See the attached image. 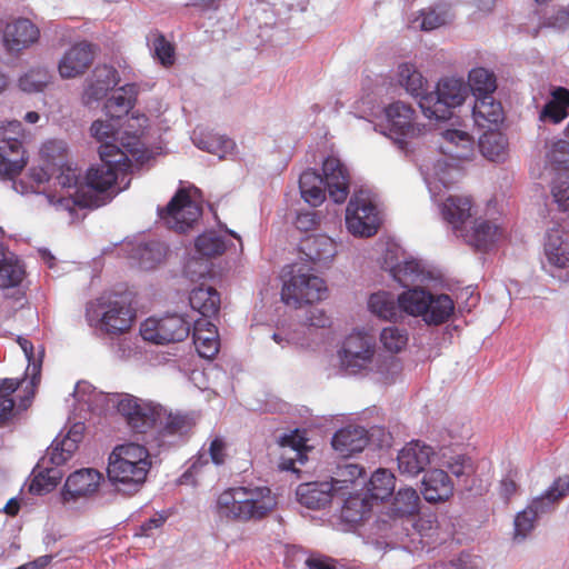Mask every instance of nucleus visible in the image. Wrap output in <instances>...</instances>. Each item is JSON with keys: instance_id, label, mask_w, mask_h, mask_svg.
Instances as JSON below:
<instances>
[{"instance_id": "nucleus-1", "label": "nucleus", "mask_w": 569, "mask_h": 569, "mask_svg": "<svg viewBox=\"0 0 569 569\" xmlns=\"http://www.w3.org/2000/svg\"><path fill=\"white\" fill-rule=\"evenodd\" d=\"M101 162L91 167L86 180L80 179L81 172L68 163L61 168L57 182L66 196L58 200L59 206L72 212L76 207L98 206V193L108 190L116 192L127 189L130 184L128 176L132 172L133 161L117 146L99 147Z\"/></svg>"}, {"instance_id": "nucleus-2", "label": "nucleus", "mask_w": 569, "mask_h": 569, "mask_svg": "<svg viewBox=\"0 0 569 569\" xmlns=\"http://www.w3.org/2000/svg\"><path fill=\"white\" fill-rule=\"evenodd\" d=\"M73 397L79 403L87 405L92 410L116 409L137 433H151L157 419L163 415V407L159 403L128 393H103L88 382L77 383Z\"/></svg>"}, {"instance_id": "nucleus-3", "label": "nucleus", "mask_w": 569, "mask_h": 569, "mask_svg": "<svg viewBox=\"0 0 569 569\" xmlns=\"http://www.w3.org/2000/svg\"><path fill=\"white\" fill-rule=\"evenodd\" d=\"M422 174L435 203L438 204L442 218L452 227L456 236L467 226L473 214L472 200L463 194L442 193L452 183L459 180L458 166H449L446 161L427 162L422 167Z\"/></svg>"}, {"instance_id": "nucleus-4", "label": "nucleus", "mask_w": 569, "mask_h": 569, "mask_svg": "<svg viewBox=\"0 0 569 569\" xmlns=\"http://www.w3.org/2000/svg\"><path fill=\"white\" fill-rule=\"evenodd\" d=\"M278 499L267 486H239L223 490L216 500L214 512L226 522H257L277 508Z\"/></svg>"}, {"instance_id": "nucleus-5", "label": "nucleus", "mask_w": 569, "mask_h": 569, "mask_svg": "<svg viewBox=\"0 0 569 569\" xmlns=\"http://www.w3.org/2000/svg\"><path fill=\"white\" fill-rule=\"evenodd\" d=\"M400 473L416 477L426 468L435 463L446 467L455 477L469 476L472 472V462L466 455L456 452L450 448H433L420 440H412L403 446L397 457Z\"/></svg>"}, {"instance_id": "nucleus-6", "label": "nucleus", "mask_w": 569, "mask_h": 569, "mask_svg": "<svg viewBox=\"0 0 569 569\" xmlns=\"http://www.w3.org/2000/svg\"><path fill=\"white\" fill-rule=\"evenodd\" d=\"M349 181L347 167L340 159L330 156L323 161L322 176L313 169L301 173L300 194L312 207H318L325 201L326 191L335 203H343L349 194Z\"/></svg>"}, {"instance_id": "nucleus-7", "label": "nucleus", "mask_w": 569, "mask_h": 569, "mask_svg": "<svg viewBox=\"0 0 569 569\" xmlns=\"http://www.w3.org/2000/svg\"><path fill=\"white\" fill-rule=\"evenodd\" d=\"M151 468V458L142 445L128 442L117 446L109 456L107 475L117 491L137 492Z\"/></svg>"}, {"instance_id": "nucleus-8", "label": "nucleus", "mask_w": 569, "mask_h": 569, "mask_svg": "<svg viewBox=\"0 0 569 569\" xmlns=\"http://www.w3.org/2000/svg\"><path fill=\"white\" fill-rule=\"evenodd\" d=\"M338 357L340 367L347 373H378L386 381L400 368L396 359H387L377 353L373 339L363 332L350 333L338 351Z\"/></svg>"}, {"instance_id": "nucleus-9", "label": "nucleus", "mask_w": 569, "mask_h": 569, "mask_svg": "<svg viewBox=\"0 0 569 569\" xmlns=\"http://www.w3.org/2000/svg\"><path fill=\"white\" fill-rule=\"evenodd\" d=\"M83 431L84 425L76 422L66 435L57 436L33 470V478L29 485V490L32 493L43 495L56 487L61 478L57 467L62 466L72 457L82 439Z\"/></svg>"}, {"instance_id": "nucleus-10", "label": "nucleus", "mask_w": 569, "mask_h": 569, "mask_svg": "<svg viewBox=\"0 0 569 569\" xmlns=\"http://www.w3.org/2000/svg\"><path fill=\"white\" fill-rule=\"evenodd\" d=\"M281 300L287 306L300 307L303 303L321 301L328 296L322 278L302 263H293L282 270Z\"/></svg>"}, {"instance_id": "nucleus-11", "label": "nucleus", "mask_w": 569, "mask_h": 569, "mask_svg": "<svg viewBox=\"0 0 569 569\" xmlns=\"http://www.w3.org/2000/svg\"><path fill=\"white\" fill-rule=\"evenodd\" d=\"M87 320L108 333H122L131 327L133 312L123 298L108 293L88 303Z\"/></svg>"}, {"instance_id": "nucleus-12", "label": "nucleus", "mask_w": 569, "mask_h": 569, "mask_svg": "<svg viewBox=\"0 0 569 569\" xmlns=\"http://www.w3.org/2000/svg\"><path fill=\"white\" fill-rule=\"evenodd\" d=\"M469 97V88L462 78L445 77L436 90L425 94L419 107L428 119L442 120L450 116V109L460 107Z\"/></svg>"}, {"instance_id": "nucleus-13", "label": "nucleus", "mask_w": 569, "mask_h": 569, "mask_svg": "<svg viewBox=\"0 0 569 569\" xmlns=\"http://www.w3.org/2000/svg\"><path fill=\"white\" fill-rule=\"evenodd\" d=\"M569 493V476L560 477L515 517V539L523 540L535 529L538 518L550 512Z\"/></svg>"}, {"instance_id": "nucleus-14", "label": "nucleus", "mask_w": 569, "mask_h": 569, "mask_svg": "<svg viewBox=\"0 0 569 569\" xmlns=\"http://www.w3.org/2000/svg\"><path fill=\"white\" fill-rule=\"evenodd\" d=\"M381 218L369 190L353 192L346 209V226L355 237L369 238L377 233Z\"/></svg>"}, {"instance_id": "nucleus-15", "label": "nucleus", "mask_w": 569, "mask_h": 569, "mask_svg": "<svg viewBox=\"0 0 569 569\" xmlns=\"http://www.w3.org/2000/svg\"><path fill=\"white\" fill-rule=\"evenodd\" d=\"M569 217H555L546 229L542 242V268L555 276L569 268Z\"/></svg>"}, {"instance_id": "nucleus-16", "label": "nucleus", "mask_w": 569, "mask_h": 569, "mask_svg": "<svg viewBox=\"0 0 569 569\" xmlns=\"http://www.w3.org/2000/svg\"><path fill=\"white\" fill-rule=\"evenodd\" d=\"M103 475L93 468L70 473L60 491V501L68 510H79L94 498L103 482Z\"/></svg>"}, {"instance_id": "nucleus-17", "label": "nucleus", "mask_w": 569, "mask_h": 569, "mask_svg": "<svg viewBox=\"0 0 569 569\" xmlns=\"http://www.w3.org/2000/svg\"><path fill=\"white\" fill-rule=\"evenodd\" d=\"M23 129L18 120L0 126V174L13 178L24 168L27 161L22 148Z\"/></svg>"}, {"instance_id": "nucleus-18", "label": "nucleus", "mask_w": 569, "mask_h": 569, "mask_svg": "<svg viewBox=\"0 0 569 569\" xmlns=\"http://www.w3.org/2000/svg\"><path fill=\"white\" fill-rule=\"evenodd\" d=\"M381 268L403 287L423 281L425 269L422 264L408 257L405 251L395 242H387L381 249Z\"/></svg>"}, {"instance_id": "nucleus-19", "label": "nucleus", "mask_w": 569, "mask_h": 569, "mask_svg": "<svg viewBox=\"0 0 569 569\" xmlns=\"http://www.w3.org/2000/svg\"><path fill=\"white\" fill-rule=\"evenodd\" d=\"M190 333V323L183 316L177 313L163 317H150L140 326V335L143 340L167 345L184 340Z\"/></svg>"}, {"instance_id": "nucleus-20", "label": "nucleus", "mask_w": 569, "mask_h": 569, "mask_svg": "<svg viewBox=\"0 0 569 569\" xmlns=\"http://www.w3.org/2000/svg\"><path fill=\"white\" fill-rule=\"evenodd\" d=\"M439 149L441 157L438 159H425L420 166V169L422 170V167L427 162H436L441 160L446 161L449 166H458L461 176V163L465 161H470L475 156V139L469 132L465 130L448 128L440 133Z\"/></svg>"}, {"instance_id": "nucleus-21", "label": "nucleus", "mask_w": 569, "mask_h": 569, "mask_svg": "<svg viewBox=\"0 0 569 569\" xmlns=\"http://www.w3.org/2000/svg\"><path fill=\"white\" fill-rule=\"evenodd\" d=\"M201 208L187 190H179L166 208L159 210L163 223L172 230L184 232L200 218Z\"/></svg>"}, {"instance_id": "nucleus-22", "label": "nucleus", "mask_w": 569, "mask_h": 569, "mask_svg": "<svg viewBox=\"0 0 569 569\" xmlns=\"http://www.w3.org/2000/svg\"><path fill=\"white\" fill-rule=\"evenodd\" d=\"M0 37L7 53L18 56L38 42L39 28L27 18L0 21Z\"/></svg>"}, {"instance_id": "nucleus-23", "label": "nucleus", "mask_w": 569, "mask_h": 569, "mask_svg": "<svg viewBox=\"0 0 569 569\" xmlns=\"http://www.w3.org/2000/svg\"><path fill=\"white\" fill-rule=\"evenodd\" d=\"M385 113L388 121L389 136L400 148L405 147L407 139L420 134L421 127L415 122V111L410 106L397 101L389 104L385 109Z\"/></svg>"}, {"instance_id": "nucleus-24", "label": "nucleus", "mask_w": 569, "mask_h": 569, "mask_svg": "<svg viewBox=\"0 0 569 569\" xmlns=\"http://www.w3.org/2000/svg\"><path fill=\"white\" fill-rule=\"evenodd\" d=\"M96 59V46L79 41L68 48L57 63L61 79L69 80L83 76Z\"/></svg>"}, {"instance_id": "nucleus-25", "label": "nucleus", "mask_w": 569, "mask_h": 569, "mask_svg": "<svg viewBox=\"0 0 569 569\" xmlns=\"http://www.w3.org/2000/svg\"><path fill=\"white\" fill-rule=\"evenodd\" d=\"M196 418L189 413L168 412L163 408V415L157 419L151 437L159 447L173 445L186 436L194 426Z\"/></svg>"}, {"instance_id": "nucleus-26", "label": "nucleus", "mask_w": 569, "mask_h": 569, "mask_svg": "<svg viewBox=\"0 0 569 569\" xmlns=\"http://www.w3.org/2000/svg\"><path fill=\"white\" fill-rule=\"evenodd\" d=\"M467 244L480 251L491 250L503 237L501 228L493 221L478 218L467 226L457 236Z\"/></svg>"}, {"instance_id": "nucleus-27", "label": "nucleus", "mask_w": 569, "mask_h": 569, "mask_svg": "<svg viewBox=\"0 0 569 569\" xmlns=\"http://www.w3.org/2000/svg\"><path fill=\"white\" fill-rule=\"evenodd\" d=\"M147 126L148 118L144 114H132L127 119L126 127L121 131L122 148L120 149L126 151L137 164H142L149 158L144 143L140 139Z\"/></svg>"}, {"instance_id": "nucleus-28", "label": "nucleus", "mask_w": 569, "mask_h": 569, "mask_svg": "<svg viewBox=\"0 0 569 569\" xmlns=\"http://www.w3.org/2000/svg\"><path fill=\"white\" fill-rule=\"evenodd\" d=\"M443 467L433 468L425 473L421 482V493L430 503L445 502L453 496L455 485Z\"/></svg>"}, {"instance_id": "nucleus-29", "label": "nucleus", "mask_w": 569, "mask_h": 569, "mask_svg": "<svg viewBox=\"0 0 569 569\" xmlns=\"http://www.w3.org/2000/svg\"><path fill=\"white\" fill-rule=\"evenodd\" d=\"M118 82V71L113 67L98 64L93 69L90 78L87 79V86L83 92L84 103L90 104L93 101L101 100Z\"/></svg>"}, {"instance_id": "nucleus-30", "label": "nucleus", "mask_w": 569, "mask_h": 569, "mask_svg": "<svg viewBox=\"0 0 569 569\" xmlns=\"http://www.w3.org/2000/svg\"><path fill=\"white\" fill-rule=\"evenodd\" d=\"M338 495L337 488L330 481L301 483L296 490L297 500L308 509H322Z\"/></svg>"}, {"instance_id": "nucleus-31", "label": "nucleus", "mask_w": 569, "mask_h": 569, "mask_svg": "<svg viewBox=\"0 0 569 569\" xmlns=\"http://www.w3.org/2000/svg\"><path fill=\"white\" fill-rule=\"evenodd\" d=\"M368 433L363 427L347 426L338 430L332 438V448L341 457H350L361 452L368 445Z\"/></svg>"}, {"instance_id": "nucleus-32", "label": "nucleus", "mask_w": 569, "mask_h": 569, "mask_svg": "<svg viewBox=\"0 0 569 569\" xmlns=\"http://www.w3.org/2000/svg\"><path fill=\"white\" fill-rule=\"evenodd\" d=\"M192 338L200 357L211 359L218 353L220 347L218 329L209 319L201 318L194 321Z\"/></svg>"}, {"instance_id": "nucleus-33", "label": "nucleus", "mask_w": 569, "mask_h": 569, "mask_svg": "<svg viewBox=\"0 0 569 569\" xmlns=\"http://www.w3.org/2000/svg\"><path fill=\"white\" fill-rule=\"evenodd\" d=\"M300 250L309 260L328 264L337 253V244L326 234H310L301 240Z\"/></svg>"}, {"instance_id": "nucleus-34", "label": "nucleus", "mask_w": 569, "mask_h": 569, "mask_svg": "<svg viewBox=\"0 0 569 569\" xmlns=\"http://www.w3.org/2000/svg\"><path fill=\"white\" fill-rule=\"evenodd\" d=\"M276 343L282 348L286 346H295L302 349H309L321 341V336L318 331L308 328L303 322L297 325L295 328H280L272 335Z\"/></svg>"}, {"instance_id": "nucleus-35", "label": "nucleus", "mask_w": 569, "mask_h": 569, "mask_svg": "<svg viewBox=\"0 0 569 569\" xmlns=\"http://www.w3.org/2000/svg\"><path fill=\"white\" fill-rule=\"evenodd\" d=\"M66 164L67 163L59 167V172L56 176L49 174L43 168H32L30 171V178L34 182L33 191L36 193H43L49 204L53 206L57 210L67 211V208L59 206L58 200L61 196H66V192L61 190V186L57 182L61 168Z\"/></svg>"}, {"instance_id": "nucleus-36", "label": "nucleus", "mask_w": 569, "mask_h": 569, "mask_svg": "<svg viewBox=\"0 0 569 569\" xmlns=\"http://www.w3.org/2000/svg\"><path fill=\"white\" fill-rule=\"evenodd\" d=\"M472 119L475 124L482 129L497 127L503 121V109L500 101L493 96L475 99Z\"/></svg>"}, {"instance_id": "nucleus-37", "label": "nucleus", "mask_w": 569, "mask_h": 569, "mask_svg": "<svg viewBox=\"0 0 569 569\" xmlns=\"http://www.w3.org/2000/svg\"><path fill=\"white\" fill-rule=\"evenodd\" d=\"M193 144L200 150L217 156L219 159L226 158L232 153L236 144L233 140L226 136L194 129L191 136Z\"/></svg>"}, {"instance_id": "nucleus-38", "label": "nucleus", "mask_w": 569, "mask_h": 569, "mask_svg": "<svg viewBox=\"0 0 569 569\" xmlns=\"http://www.w3.org/2000/svg\"><path fill=\"white\" fill-rule=\"evenodd\" d=\"M24 276L26 269L19 258L0 243V288L18 287Z\"/></svg>"}, {"instance_id": "nucleus-39", "label": "nucleus", "mask_w": 569, "mask_h": 569, "mask_svg": "<svg viewBox=\"0 0 569 569\" xmlns=\"http://www.w3.org/2000/svg\"><path fill=\"white\" fill-rule=\"evenodd\" d=\"M137 93V87L132 83L113 90L103 107L106 114L111 119L119 120L133 107Z\"/></svg>"}, {"instance_id": "nucleus-40", "label": "nucleus", "mask_w": 569, "mask_h": 569, "mask_svg": "<svg viewBox=\"0 0 569 569\" xmlns=\"http://www.w3.org/2000/svg\"><path fill=\"white\" fill-rule=\"evenodd\" d=\"M569 114V90L562 87L555 88L550 99L541 108L539 120L541 122L560 123Z\"/></svg>"}, {"instance_id": "nucleus-41", "label": "nucleus", "mask_w": 569, "mask_h": 569, "mask_svg": "<svg viewBox=\"0 0 569 569\" xmlns=\"http://www.w3.org/2000/svg\"><path fill=\"white\" fill-rule=\"evenodd\" d=\"M368 309L377 318L386 321L401 319V308L398 297L388 291H378L368 299Z\"/></svg>"}, {"instance_id": "nucleus-42", "label": "nucleus", "mask_w": 569, "mask_h": 569, "mask_svg": "<svg viewBox=\"0 0 569 569\" xmlns=\"http://www.w3.org/2000/svg\"><path fill=\"white\" fill-rule=\"evenodd\" d=\"M168 253V248L164 243L151 240L138 243L131 253L138 266L144 270H151L163 262Z\"/></svg>"}, {"instance_id": "nucleus-43", "label": "nucleus", "mask_w": 569, "mask_h": 569, "mask_svg": "<svg viewBox=\"0 0 569 569\" xmlns=\"http://www.w3.org/2000/svg\"><path fill=\"white\" fill-rule=\"evenodd\" d=\"M190 306L204 319L216 316L220 309V295L210 286H199L189 296Z\"/></svg>"}, {"instance_id": "nucleus-44", "label": "nucleus", "mask_w": 569, "mask_h": 569, "mask_svg": "<svg viewBox=\"0 0 569 569\" xmlns=\"http://www.w3.org/2000/svg\"><path fill=\"white\" fill-rule=\"evenodd\" d=\"M427 301L428 310L423 322L428 326H439L449 320L455 311V302L449 295H433L429 292Z\"/></svg>"}, {"instance_id": "nucleus-45", "label": "nucleus", "mask_w": 569, "mask_h": 569, "mask_svg": "<svg viewBox=\"0 0 569 569\" xmlns=\"http://www.w3.org/2000/svg\"><path fill=\"white\" fill-rule=\"evenodd\" d=\"M399 84L412 97L419 100L428 94L427 80L418 68L410 62L400 63L397 68Z\"/></svg>"}, {"instance_id": "nucleus-46", "label": "nucleus", "mask_w": 569, "mask_h": 569, "mask_svg": "<svg viewBox=\"0 0 569 569\" xmlns=\"http://www.w3.org/2000/svg\"><path fill=\"white\" fill-rule=\"evenodd\" d=\"M280 445L289 449V456L283 457L280 463L281 469L297 471L296 462L305 465L307 460L306 455V439L299 433L298 430L286 433L280 439Z\"/></svg>"}, {"instance_id": "nucleus-47", "label": "nucleus", "mask_w": 569, "mask_h": 569, "mask_svg": "<svg viewBox=\"0 0 569 569\" xmlns=\"http://www.w3.org/2000/svg\"><path fill=\"white\" fill-rule=\"evenodd\" d=\"M475 99L493 96L497 90V78L493 71L475 67L468 72V82H466Z\"/></svg>"}, {"instance_id": "nucleus-48", "label": "nucleus", "mask_w": 569, "mask_h": 569, "mask_svg": "<svg viewBox=\"0 0 569 569\" xmlns=\"http://www.w3.org/2000/svg\"><path fill=\"white\" fill-rule=\"evenodd\" d=\"M479 150L490 161H503L508 153V140L501 132L489 129L479 139Z\"/></svg>"}, {"instance_id": "nucleus-49", "label": "nucleus", "mask_w": 569, "mask_h": 569, "mask_svg": "<svg viewBox=\"0 0 569 569\" xmlns=\"http://www.w3.org/2000/svg\"><path fill=\"white\" fill-rule=\"evenodd\" d=\"M452 16L446 3H439L422 9L415 19V23L425 31H432L450 22Z\"/></svg>"}, {"instance_id": "nucleus-50", "label": "nucleus", "mask_w": 569, "mask_h": 569, "mask_svg": "<svg viewBox=\"0 0 569 569\" xmlns=\"http://www.w3.org/2000/svg\"><path fill=\"white\" fill-rule=\"evenodd\" d=\"M428 295L429 291L418 287L403 291L398 296L401 313L405 312L412 317H420L423 320L425 313L428 310Z\"/></svg>"}, {"instance_id": "nucleus-51", "label": "nucleus", "mask_w": 569, "mask_h": 569, "mask_svg": "<svg viewBox=\"0 0 569 569\" xmlns=\"http://www.w3.org/2000/svg\"><path fill=\"white\" fill-rule=\"evenodd\" d=\"M395 486V475L387 469H378L367 485V492L372 500H385L392 495Z\"/></svg>"}, {"instance_id": "nucleus-52", "label": "nucleus", "mask_w": 569, "mask_h": 569, "mask_svg": "<svg viewBox=\"0 0 569 569\" xmlns=\"http://www.w3.org/2000/svg\"><path fill=\"white\" fill-rule=\"evenodd\" d=\"M227 458V443L221 437H214L207 450L202 449L193 459L189 469L191 473H197L202 466L211 460L216 466L223 465Z\"/></svg>"}, {"instance_id": "nucleus-53", "label": "nucleus", "mask_w": 569, "mask_h": 569, "mask_svg": "<svg viewBox=\"0 0 569 569\" xmlns=\"http://www.w3.org/2000/svg\"><path fill=\"white\" fill-rule=\"evenodd\" d=\"M52 76L46 67H33L23 72L18 79V87L27 93L43 91L51 82Z\"/></svg>"}, {"instance_id": "nucleus-54", "label": "nucleus", "mask_w": 569, "mask_h": 569, "mask_svg": "<svg viewBox=\"0 0 569 569\" xmlns=\"http://www.w3.org/2000/svg\"><path fill=\"white\" fill-rule=\"evenodd\" d=\"M420 498L416 489L406 487L396 493L391 512L396 517L413 516L418 512Z\"/></svg>"}, {"instance_id": "nucleus-55", "label": "nucleus", "mask_w": 569, "mask_h": 569, "mask_svg": "<svg viewBox=\"0 0 569 569\" xmlns=\"http://www.w3.org/2000/svg\"><path fill=\"white\" fill-rule=\"evenodd\" d=\"M226 247L224 238L214 230L203 232L194 241L196 253L201 258L219 256Z\"/></svg>"}, {"instance_id": "nucleus-56", "label": "nucleus", "mask_w": 569, "mask_h": 569, "mask_svg": "<svg viewBox=\"0 0 569 569\" xmlns=\"http://www.w3.org/2000/svg\"><path fill=\"white\" fill-rule=\"evenodd\" d=\"M116 119L96 120L90 128L91 134L103 146H117L121 148V132L117 129Z\"/></svg>"}, {"instance_id": "nucleus-57", "label": "nucleus", "mask_w": 569, "mask_h": 569, "mask_svg": "<svg viewBox=\"0 0 569 569\" xmlns=\"http://www.w3.org/2000/svg\"><path fill=\"white\" fill-rule=\"evenodd\" d=\"M409 340L407 329L397 326H388L383 328L379 336V341L385 351L389 353H398L402 351Z\"/></svg>"}, {"instance_id": "nucleus-58", "label": "nucleus", "mask_w": 569, "mask_h": 569, "mask_svg": "<svg viewBox=\"0 0 569 569\" xmlns=\"http://www.w3.org/2000/svg\"><path fill=\"white\" fill-rule=\"evenodd\" d=\"M546 163L557 170H569V142L562 139L546 143Z\"/></svg>"}, {"instance_id": "nucleus-59", "label": "nucleus", "mask_w": 569, "mask_h": 569, "mask_svg": "<svg viewBox=\"0 0 569 569\" xmlns=\"http://www.w3.org/2000/svg\"><path fill=\"white\" fill-rule=\"evenodd\" d=\"M372 499L362 495H349L342 507V517L351 522L362 520L371 510Z\"/></svg>"}, {"instance_id": "nucleus-60", "label": "nucleus", "mask_w": 569, "mask_h": 569, "mask_svg": "<svg viewBox=\"0 0 569 569\" xmlns=\"http://www.w3.org/2000/svg\"><path fill=\"white\" fill-rule=\"evenodd\" d=\"M18 343L21 347L26 359L28 360L27 372L31 375L30 383L34 387L39 380L44 350L41 346L36 349L31 341L22 337H19Z\"/></svg>"}, {"instance_id": "nucleus-61", "label": "nucleus", "mask_w": 569, "mask_h": 569, "mask_svg": "<svg viewBox=\"0 0 569 569\" xmlns=\"http://www.w3.org/2000/svg\"><path fill=\"white\" fill-rule=\"evenodd\" d=\"M151 48L161 64L168 67L174 62V48L162 34H154Z\"/></svg>"}, {"instance_id": "nucleus-62", "label": "nucleus", "mask_w": 569, "mask_h": 569, "mask_svg": "<svg viewBox=\"0 0 569 569\" xmlns=\"http://www.w3.org/2000/svg\"><path fill=\"white\" fill-rule=\"evenodd\" d=\"M363 473V469L358 465L348 463L339 468L340 479H333L330 482H333L337 488V493L341 490L347 489L349 483L356 482L358 478H360Z\"/></svg>"}, {"instance_id": "nucleus-63", "label": "nucleus", "mask_w": 569, "mask_h": 569, "mask_svg": "<svg viewBox=\"0 0 569 569\" xmlns=\"http://www.w3.org/2000/svg\"><path fill=\"white\" fill-rule=\"evenodd\" d=\"M415 528L421 537L433 538L435 541L442 540L439 536V522L435 515L419 517L415 522Z\"/></svg>"}, {"instance_id": "nucleus-64", "label": "nucleus", "mask_w": 569, "mask_h": 569, "mask_svg": "<svg viewBox=\"0 0 569 569\" xmlns=\"http://www.w3.org/2000/svg\"><path fill=\"white\" fill-rule=\"evenodd\" d=\"M541 27L558 31L569 29V8H558L541 21Z\"/></svg>"}]
</instances>
